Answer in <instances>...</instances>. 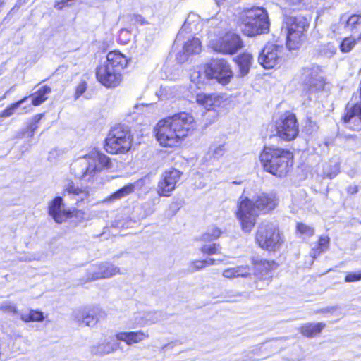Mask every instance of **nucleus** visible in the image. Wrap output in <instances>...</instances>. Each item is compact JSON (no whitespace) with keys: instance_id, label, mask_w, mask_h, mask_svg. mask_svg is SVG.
I'll return each instance as SVG.
<instances>
[{"instance_id":"6","label":"nucleus","mask_w":361,"mask_h":361,"mask_svg":"<svg viewBox=\"0 0 361 361\" xmlns=\"http://www.w3.org/2000/svg\"><path fill=\"white\" fill-rule=\"evenodd\" d=\"M286 31V45L289 49H296L305 38V32L309 27L307 19L303 16H288L284 18Z\"/></svg>"},{"instance_id":"28","label":"nucleus","mask_w":361,"mask_h":361,"mask_svg":"<svg viewBox=\"0 0 361 361\" xmlns=\"http://www.w3.org/2000/svg\"><path fill=\"white\" fill-rule=\"evenodd\" d=\"M191 81L196 84L199 88L200 85L205 83L206 80H212L207 74V64L203 67H197L190 74Z\"/></svg>"},{"instance_id":"20","label":"nucleus","mask_w":361,"mask_h":361,"mask_svg":"<svg viewBox=\"0 0 361 361\" xmlns=\"http://www.w3.org/2000/svg\"><path fill=\"white\" fill-rule=\"evenodd\" d=\"M149 335L148 331H121L116 334L115 338L118 341H123L128 345H132L135 343H139L147 338Z\"/></svg>"},{"instance_id":"7","label":"nucleus","mask_w":361,"mask_h":361,"mask_svg":"<svg viewBox=\"0 0 361 361\" xmlns=\"http://www.w3.org/2000/svg\"><path fill=\"white\" fill-rule=\"evenodd\" d=\"M132 140L128 128L122 126H115L106 138L105 149L111 154L125 153L130 149Z\"/></svg>"},{"instance_id":"15","label":"nucleus","mask_w":361,"mask_h":361,"mask_svg":"<svg viewBox=\"0 0 361 361\" xmlns=\"http://www.w3.org/2000/svg\"><path fill=\"white\" fill-rule=\"evenodd\" d=\"M182 172L171 168L165 171L161 176L157 187V192L161 197H169L176 189Z\"/></svg>"},{"instance_id":"54","label":"nucleus","mask_w":361,"mask_h":361,"mask_svg":"<svg viewBox=\"0 0 361 361\" xmlns=\"http://www.w3.org/2000/svg\"><path fill=\"white\" fill-rule=\"evenodd\" d=\"M43 116H44V114H36L32 118V122H34L35 123L37 124L39 122V121L43 118Z\"/></svg>"},{"instance_id":"29","label":"nucleus","mask_w":361,"mask_h":361,"mask_svg":"<svg viewBox=\"0 0 361 361\" xmlns=\"http://www.w3.org/2000/svg\"><path fill=\"white\" fill-rule=\"evenodd\" d=\"M50 92L51 88L47 85H44L35 93L29 95L28 98H32V104L33 106H39L48 99V95Z\"/></svg>"},{"instance_id":"11","label":"nucleus","mask_w":361,"mask_h":361,"mask_svg":"<svg viewBox=\"0 0 361 361\" xmlns=\"http://www.w3.org/2000/svg\"><path fill=\"white\" fill-rule=\"evenodd\" d=\"M209 47L216 52L232 55L242 49L243 43L238 35L230 32L219 38L212 39Z\"/></svg>"},{"instance_id":"55","label":"nucleus","mask_w":361,"mask_h":361,"mask_svg":"<svg viewBox=\"0 0 361 361\" xmlns=\"http://www.w3.org/2000/svg\"><path fill=\"white\" fill-rule=\"evenodd\" d=\"M28 128L31 130L32 133H34V131L38 128V126H37V124H36L32 121V123L29 125Z\"/></svg>"},{"instance_id":"14","label":"nucleus","mask_w":361,"mask_h":361,"mask_svg":"<svg viewBox=\"0 0 361 361\" xmlns=\"http://www.w3.org/2000/svg\"><path fill=\"white\" fill-rule=\"evenodd\" d=\"M106 317V313L99 307H84L73 312V319L79 324L94 326L101 319Z\"/></svg>"},{"instance_id":"56","label":"nucleus","mask_w":361,"mask_h":361,"mask_svg":"<svg viewBox=\"0 0 361 361\" xmlns=\"http://www.w3.org/2000/svg\"><path fill=\"white\" fill-rule=\"evenodd\" d=\"M23 110L25 111V113L30 112L32 110L31 106L28 105V106H23Z\"/></svg>"},{"instance_id":"48","label":"nucleus","mask_w":361,"mask_h":361,"mask_svg":"<svg viewBox=\"0 0 361 361\" xmlns=\"http://www.w3.org/2000/svg\"><path fill=\"white\" fill-rule=\"evenodd\" d=\"M86 90V83L85 82H81L78 85L76 89L75 92V97L78 98L80 97Z\"/></svg>"},{"instance_id":"45","label":"nucleus","mask_w":361,"mask_h":361,"mask_svg":"<svg viewBox=\"0 0 361 361\" xmlns=\"http://www.w3.org/2000/svg\"><path fill=\"white\" fill-rule=\"evenodd\" d=\"M297 231L305 237H310L314 235V230L311 226H309L303 223H298L297 224Z\"/></svg>"},{"instance_id":"35","label":"nucleus","mask_w":361,"mask_h":361,"mask_svg":"<svg viewBox=\"0 0 361 361\" xmlns=\"http://www.w3.org/2000/svg\"><path fill=\"white\" fill-rule=\"evenodd\" d=\"M330 238L327 235H322L319 237L317 245L315 247L312 248V255L316 257L321 253L324 252L329 250Z\"/></svg>"},{"instance_id":"51","label":"nucleus","mask_w":361,"mask_h":361,"mask_svg":"<svg viewBox=\"0 0 361 361\" xmlns=\"http://www.w3.org/2000/svg\"><path fill=\"white\" fill-rule=\"evenodd\" d=\"M129 36H130V32L127 29L121 30L120 35H119L120 39H121L123 37L124 38H126L125 39L126 40H128V39H127V38Z\"/></svg>"},{"instance_id":"18","label":"nucleus","mask_w":361,"mask_h":361,"mask_svg":"<svg viewBox=\"0 0 361 361\" xmlns=\"http://www.w3.org/2000/svg\"><path fill=\"white\" fill-rule=\"evenodd\" d=\"M120 347V343L113 337H104L93 343L89 348V352L93 356L104 357L114 353Z\"/></svg>"},{"instance_id":"31","label":"nucleus","mask_w":361,"mask_h":361,"mask_svg":"<svg viewBox=\"0 0 361 361\" xmlns=\"http://www.w3.org/2000/svg\"><path fill=\"white\" fill-rule=\"evenodd\" d=\"M325 327V324L319 322L317 324L308 323L301 326L300 332L307 337H313L319 334Z\"/></svg>"},{"instance_id":"4","label":"nucleus","mask_w":361,"mask_h":361,"mask_svg":"<svg viewBox=\"0 0 361 361\" xmlns=\"http://www.w3.org/2000/svg\"><path fill=\"white\" fill-rule=\"evenodd\" d=\"M291 152L280 148L265 147L260 154L264 169L279 177L286 176L293 164Z\"/></svg>"},{"instance_id":"8","label":"nucleus","mask_w":361,"mask_h":361,"mask_svg":"<svg viewBox=\"0 0 361 361\" xmlns=\"http://www.w3.org/2000/svg\"><path fill=\"white\" fill-rule=\"evenodd\" d=\"M256 241L263 249L268 251H275L283 243V239L276 225L269 223H262L256 233Z\"/></svg>"},{"instance_id":"30","label":"nucleus","mask_w":361,"mask_h":361,"mask_svg":"<svg viewBox=\"0 0 361 361\" xmlns=\"http://www.w3.org/2000/svg\"><path fill=\"white\" fill-rule=\"evenodd\" d=\"M196 102L198 104L202 106L207 110H210L212 106L219 102V99L214 94L198 93L196 95Z\"/></svg>"},{"instance_id":"33","label":"nucleus","mask_w":361,"mask_h":361,"mask_svg":"<svg viewBox=\"0 0 361 361\" xmlns=\"http://www.w3.org/2000/svg\"><path fill=\"white\" fill-rule=\"evenodd\" d=\"M198 22L199 16L195 13H190L185 20L180 30L178 33L176 42H178L180 39L184 32H187L188 30L192 31V26L195 25Z\"/></svg>"},{"instance_id":"21","label":"nucleus","mask_w":361,"mask_h":361,"mask_svg":"<svg viewBox=\"0 0 361 361\" xmlns=\"http://www.w3.org/2000/svg\"><path fill=\"white\" fill-rule=\"evenodd\" d=\"M254 274V269L247 265H239L225 269L222 276L229 280L237 278L251 279Z\"/></svg>"},{"instance_id":"26","label":"nucleus","mask_w":361,"mask_h":361,"mask_svg":"<svg viewBox=\"0 0 361 361\" xmlns=\"http://www.w3.org/2000/svg\"><path fill=\"white\" fill-rule=\"evenodd\" d=\"M161 319V313L160 312H147L138 313L135 317V323L143 326L155 324Z\"/></svg>"},{"instance_id":"25","label":"nucleus","mask_w":361,"mask_h":361,"mask_svg":"<svg viewBox=\"0 0 361 361\" xmlns=\"http://www.w3.org/2000/svg\"><path fill=\"white\" fill-rule=\"evenodd\" d=\"M64 192L75 197L76 202L83 201L89 196L88 191L74 184L72 180H67L64 185Z\"/></svg>"},{"instance_id":"59","label":"nucleus","mask_w":361,"mask_h":361,"mask_svg":"<svg viewBox=\"0 0 361 361\" xmlns=\"http://www.w3.org/2000/svg\"><path fill=\"white\" fill-rule=\"evenodd\" d=\"M169 345H170V344H166V345H165L163 347V348H166L168 346H169Z\"/></svg>"},{"instance_id":"57","label":"nucleus","mask_w":361,"mask_h":361,"mask_svg":"<svg viewBox=\"0 0 361 361\" xmlns=\"http://www.w3.org/2000/svg\"><path fill=\"white\" fill-rule=\"evenodd\" d=\"M215 1L217 5H220V4H223V2H224V1L231 2V0H215Z\"/></svg>"},{"instance_id":"50","label":"nucleus","mask_w":361,"mask_h":361,"mask_svg":"<svg viewBox=\"0 0 361 361\" xmlns=\"http://www.w3.org/2000/svg\"><path fill=\"white\" fill-rule=\"evenodd\" d=\"M340 27L341 25L339 24H333L331 26V30L332 32V33L336 36L337 35H340L341 34V32H340Z\"/></svg>"},{"instance_id":"19","label":"nucleus","mask_w":361,"mask_h":361,"mask_svg":"<svg viewBox=\"0 0 361 361\" xmlns=\"http://www.w3.org/2000/svg\"><path fill=\"white\" fill-rule=\"evenodd\" d=\"M120 274V269L109 262L92 265L87 270V280L94 281L112 277Z\"/></svg>"},{"instance_id":"52","label":"nucleus","mask_w":361,"mask_h":361,"mask_svg":"<svg viewBox=\"0 0 361 361\" xmlns=\"http://www.w3.org/2000/svg\"><path fill=\"white\" fill-rule=\"evenodd\" d=\"M358 191V188L357 185H350L348 189L347 192L350 194H355Z\"/></svg>"},{"instance_id":"47","label":"nucleus","mask_w":361,"mask_h":361,"mask_svg":"<svg viewBox=\"0 0 361 361\" xmlns=\"http://www.w3.org/2000/svg\"><path fill=\"white\" fill-rule=\"evenodd\" d=\"M361 280V271L357 272H349L345 277V281L347 283L355 282Z\"/></svg>"},{"instance_id":"43","label":"nucleus","mask_w":361,"mask_h":361,"mask_svg":"<svg viewBox=\"0 0 361 361\" xmlns=\"http://www.w3.org/2000/svg\"><path fill=\"white\" fill-rule=\"evenodd\" d=\"M221 248L219 243L206 244L201 247L200 251L208 255H218L221 253Z\"/></svg>"},{"instance_id":"41","label":"nucleus","mask_w":361,"mask_h":361,"mask_svg":"<svg viewBox=\"0 0 361 361\" xmlns=\"http://www.w3.org/2000/svg\"><path fill=\"white\" fill-rule=\"evenodd\" d=\"M0 310L13 317H17L20 319V313L22 311L18 310L16 305L13 303L10 302H4L0 306Z\"/></svg>"},{"instance_id":"49","label":"nucleus","mask_w":361,"mask_h":361,"mask_svg":"<svg viewBox=\"0 0 361 361\" xmlns=\"http://www.w3.org/2000/svg\"><path fill=\"white\" fill-rule=\"evenodd\" d=\"M204 260L206 267L207 266H211L214 265L219 263H221L224 261V259H214V258H207Z\"/></svg>"},{"instance_id":"46","label":"nucleus","mask_w":361,"mask_h":361,"mask_svg":"<svg viewBox=\"0 0 361 361\" xmlns=\"http://www.w3.org/2000/svg\"><path fill=\"white\" fill-rule=\"evenodd\" d=\"M206 267L204 260H194L189 264V270L191 272L204 269Z\"/></svg>"},{"instance_id":"32","label":"nucleus","mask_w":361,"mask_h":361,"mask_svg":"<svg viewBox=\"0 0 361 361\" xmlns=\"http://www.w3.org/2000/svg\"><path fill=\"white\" fill-rule=\"evenodd\" d=\"M20 319L25 323L42 322L44 320V314L42 312L35 310L22 311L20 313Z\"/></svg>"},{"instance_id":"24","label":"nucleus","mask_w":361,"mask_h":361,"mask_svg":"<svg viewBox=\"0 0 361 361\" xmlns=\"http://www.w3.org/2000/svg\"><path fill=\"white\" fill-rule=\"evenodd\" d=\"M104 63L121 73L126 66L128 61L126 57L121 53L114 51H110L107 54L106 60Z\"/></svg>"},{"instance_id":"60","label":"nucleus","mask_w":361,"mask_h":361,"mask_svg":"<svg viewBox=\"0 0 361 361\" xmlns=\"http://www.w3.org/2000/svg\"><path fill=\"white\" fill-rule=\"evenodd\" d=\"M343 19V16H341V20H342Z\"/></svg>"},{"instance_id":"10","label":"nucleus","mask_w":361,"mask_h":361,"mask_svg":"<svg viewBox=\"0 0 361 361\" xmlns=\"http://www.w3.org/2000/svg\"><path fill=\"white\" fill-rule=\"evenodd\" d=\"M300 80L304 90L308 92L322 90L325 85L322 70L317 65L303 68L301 71Z\"/></svg>"},{"instance_id":"61","label":"nucleus","mask_w":361,"mask_h":361,"mask_svg":"<svg viewBox=\"0 0 361 361\" xmlns=\"http://www.w3.org/2000/svg\"><path fill=\"white\" fill-rule=\"evenodd\" d=\"M2 74V72L0 71V75Z\"/></svg>"},{"instance_id":"13","label":"nucleus","mask_w":361,"mask_h":361,"mask_svg":"<svg viewBox=\"0 0 361 361\" xmlns=\"http://www.w3.org/2000/svg\"><path fill=\"white\" fill-rule=\"evenodd\" d=\"M207 66L209 78L212 80H216L221 84H228L233 77L230 65L223 59H212L207 63Z\"/></svg>"},{"instance_id":"1","label":"nucleus","mask_w":361,"mask_h":361,"mask_svg":"<svg viewBox=\"0 0 361 361\" xmlns=\"http://www.w3.org/2000/svg\"><path fill=\"white\" fill-rule=\"evenodd\" d=\"M195 129L193 116L181 112L161 120L154 128L156 137L163 147H173L192 135Z\"/></svg>"},{"instance_id":"23","label":"nucleus","mask_w":361,"mask_h":361,"mask_svg":"<svg viewBox=\"0 0 361 361\" xmlns=\"http://www.w3.org/2000/svg\"><path fill=\"white\" fill-rule=\"evenodd\" d=\"M201 51V42L197 37L188 39L183 47V50L177 54V60L183 63L191 54H199Z\"/></svg>"},{"instance_id":"53","label":"nucleus","mask_w":361,"mask_h":361,"mask_svg":"<svg viewBox=\"0 0 361 361\" xmlns=\"http://www.w3.org/2000/svg\"><path fill=\"white\" fill-rule=\"evenodd\" d=\"M286 3L289 6H295L300 4L303 0H285Z\"/></svg>"},{"instance_id":"22","label":"nucleus","mask_w":361,"mask_h":361,"mask_svg":"<svg viewBox=\"0 0 361 361\" xmlns=\"http://www.w3.org/2000/svg\"><path fill=\"white\" fill-rule=\"evenodd\" d=\"M343 119L349 128L353 130H360L361 103L360 104H355L353 107L348 109Z\"/></svg>"},{"instance_id":"39","label":"nucleus","mask_w":361,"mask_h":361,"mask_svg":"<svg viewBox=\"0 0 361 361\" xmlns=\"http://www.w3.org/2000/svg\"><path fill=\"white\" fill-rule=\"evenodd\" d=\"M345 26L351 32L357 30L361 26V15L350 16L346 20Z\"/></svg>"},{"instance_id":"37","label":"nucleus","mask_w":361,"mask_h":361,"mask_svg":"<svg viewBox=\"0 0 361 361\" xmlns=\"http://www.w3.org/2000/svg\"><path fill=\"white\" fill-rule=\"evenodd\" d=\"M135 190V185L133 183L127 184L121 189L114 192L110 197L109 200H118L128 196L133 192Z\"/></svg>"},{"instance_id":"9","label":"nucleus","mask_w":361,"mask_h":361,"mask_svg":"<svg viewBox=\"0 0 361 361\" xmlns=\"http://www.w3.org/2000/svg\"><path fill=\"white\" fill-rule=\"evenodd\" d=\"M276 135L286 141L294 140L299 133V126L295 114L286 112L275 121Z\"/></svg>"},{"instance_id":"3","label":"nucleus","mask_w":361,"mask_h":361,"mask_svg":"<svg viewBox=\"0 0 361 361\" xmlns=\"http://www.w3.org/2000/svg\"><path fill=\"white\" fill-rule=\"evenodd\" d=\"M112 168L110 159L97 150L79 157L71 166L72 173L79 179L92 181L102 170Z\"/></svg>"},{"instance_id":"58","label":"nucleus","mask_w":361,"mask_h":361,"mask_svg":"<svg viewBox=\"0 0 361 361\" xmlns=\"http://www.w3.org/2000/svg\"><path fill=\"white\" fill-rule=\"evenodd\" d=\"M135 18L136 21H139L141 23H142V19L140 16H136Z\"/></svg>"},{"instance_id":"12","label":"nucleus","mask_w":361,"mask_h":361,"mask_svg":"<svg viewBox=\"0 0 361 361\" xmlns=\"http://www.w3.org/2000/svg\"><path fill=\"white\" fill-rule=\"evenodd\" d=\"M283 47L275 43L268 42L261 51L259 63L266 69H271L279 64L283 59Z\"/></svg>"},{"instance_id":"38","label":"nucleus","mask_w":361,"mask_h":361,"mask_svg":"<svg viewBox=\"0 0 361 361\" xmlns=\"http://www.w3.org/2000/svg\"><path fill=\"white\" fill-rule=\"evenodd\" d=\"M135 190V185L133 183L127 184L121 189L114 192L110 197L109 200H118L128 196L133 192Z\"/></svg>"},{"instance_id":"27","label":"nucleus","mask_w":361,"mask_h":361,"mask_svg":"<svg viewBox=\"0 0 361 361\" xmlns=\"http://www.w3.org/2000/svg\"><path fill=\"white\" fill-rule=\"evenodd\" d=\"M252 59V56L248 53H243L237 57L236 63L239 68V76L243 77L249 73Z\"/></svg>"},{"instance_id":"36","label":"nucleus","mask_w":361,"mask_h":361,"mask_svg":"<svg viewBox=\"0 0 361 361\" xmlns=\"http://www.w3.org/2000/svg\"><path fill=\"white\" fill-rule=\"evenodd\" d=\"M135 190V185L133 183L127 184L121 189L114 192L110 197L109 200H118L128 196L133 192Z\"/></svg>"},{"instance_id":"44","label":"nucleus","mask_w":361,"mask_h":361,"mask_svg":"<svg viewBox=\"0 0 361 361\" xmlns=\"http://www.w3.org/2000/svg\"><path fill=\"white\" fill-rule=\"evenodd\" d=\"M356 44V40L352 37H346L340 44L341 51L343 53H348L353 49Z\"/></svg>"},{"instance_id":"2","label":"nucleus","mask_w":361,"mask_h":361,"mask_svg":"<svg viewBox=\"0 0 361 361\" xmlns=\"http://www.w3.org/2000/svg\"><path fill=\"white\" fill-rule=\"evenodd\" d=\"M276 204L277 201L272 195L262 194L257 197L255 203L248 198L241 197L236 215L242 230L244 232H250L255 225L257 211L266 213L274 209Z\"/></svg>"},{"instance_id":"5","label":"nucleus","mask_w":361,"mask_h":361,"mask_svg":"<svg viewBox=\"0 0 361 361\" xmlns=\"http://www.w3.org/2000/svg\"><path fill=\"white\" fill-rule=\"evenodd\" d=\"M240 27L247 36H255L269 32L270 23L268 13L261 7L243 10L239 16Z\"/></svg>"},{"instance_id":"34","label":"nucleus","mask_w":361,"mask_h":361,"mask_svg":"<svg viewBox=\"0 0 361 361\" xmlns=\"http://www.w3.org/2000/svg\"><path fill=\"white\" fill-rule=\"evenodd\" d=\"M226 152L224 144H216L211 145L209 148L208 152L206 156V159L211 161L212 159H219Z\"/></svg>"},{"instance_id":"42","label":"nucleus","mask_w":361,"mask_h":361,"mask_svg":"<svg viewBox=\"0 0 361 361\" xmlns=\"http://www.w3.org/2000/svg\"><path fill=\"white\" fill-rule=\"evenodd\" d=\"M221 235V231L220 229L216 227H212L208 229L207 231L202 235V240L210 242L217 239Z\"/></svg>"},{"instance_id":"40","label":"nucleus","mask_w":361,"mask_h":361,"mask_svg":"<svg viewBox=\"0 0 361 361\" xmlns=\"http://www.w3.org/2000/svg\"><path fill=\"white\" fill-rule=\"evenodd\" d=\"M29 97H25L22 99L12 104L6 108L1 114L0 117H9L14 114L16 110L19 108L23 103H25Z\"/></svg>"},{"instance_id":"16","label":"nucleus","mask_w":361,"mask_h":361,"mask_svg":"<svg viewBox=\"0 0 361 361\" xmlns=\"http://www.w3.org/2000/svg\"><path fill=\"white\" fill-rule=\"evenodd\" d=\"M49 214L56 223L61 224L68 218L82 217L84 213L80 210H65L62 197H56L49 204Z\"/></svg>"},{"instance_id":"17","label":"nucleus","mask_w":361,"mask_h":361,"mask_svg":"<svg viewBox=\"0 0 361 361\" xmlns=\"http://www.w3.org/2000/svg\"><path fill=\"white\" fill-rule=\"evenodd\" d=\"M96 77L97 80L106 87H115L122 80L121 73L105 63L97 68Z\"/></svg>"}]
</instances>
